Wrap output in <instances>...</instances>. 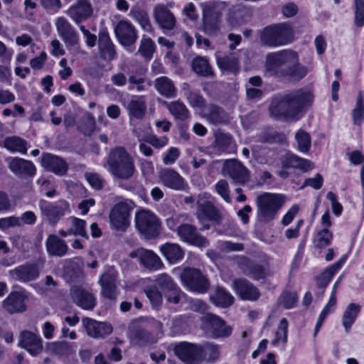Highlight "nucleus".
Segmentation results:
<instances>
[{
	"instance_id": "e433bc0d",
	"label": "nucleus",
	"mask_w": 364,
	"mask_h": 364,
	"mask_svg": "<svg viewBox=\"0 0 364 364\" xmlns=\"http://www.w3.org/2000/svg\"><path fill=\"white\" fill-rule=\"evenodd\" d=\"M210 299L215 306L226 308L233 303L234 297L225 289L217 287L210 294Z\"/></svg>"
},
{
	"instance_id": "e2e57ef3",
	"label": "nucleus",
	"mask_w": 364,
	"mask_h": 364,
	"mask_svg": "<svg viewBox=\"0 0 364 364\" xmlns=\"http://www.w3.org/2000/svg\"><path fill=\"white\" fill-rule=\"evenodd\" d=\"M50 350L60 355H67L73 351L71 346L66 341H58L52 343Z\"/></svg>"
},
{
	"instance_id": "680f3d73",
	"label": "nucleus",
	"mask_w": 364,
	"mask_h": 364,
	"mask_svg": "<svg viewBox=\"0 0 364 364\" xmlns=\"http://www.w3.org/2000/svg\"><path fill=\"white\" fill-rule=\"evenodd\" d=\"M185 294L176 284L171 289L164 293L166 301L171 304H177L180 302Z\"/></svg>"
},
{
	"instance_id": "bb28decb",
	"label": "nucleus",
	"mask_w": 364,
	"mask_h": 364,
	"mask_svg": "<svg viewBox=\"0 0 364 364\" xmlns=\"http://www.w3.org/2000/svg\"><path fill=\"white\" fill-rule=\"evenodd\" d=\"M18 345L33 356L38 355L43 350L41 338L29 331H23L21 333Z\"/></svg>"
},
{
	"instance_id": "7c9ffc66",
	"label": "nucleus",
	"mask_w": 364,
	"mask_h": 364,
	"mask_svg": "<svg viewBox=\"0 0 364 364\" xmlns=\"http://www.w3.org/2000/svg\"><path fill=\"white\" fill-rule=\"evenodd\" d=\"M201 115L213 124H219L228 121L225 112L223 108L215 105H205L201 109Z\"/></svg>"
},
{
	"instance_id": "ea45409f",
	"label": "nucleus",
	"mask_w": 364,
	"mask_h": 364,
	"mask_svg": "<svg viewBox=\"0 0 364 364\" xmlns=\"http://www.w3.org/2000/svg\"><path fill=\"white\" fill-rule=\"evenodd\" d=\"M154 87L156 90L166 97L170 98L176 96V90L173 82L166 76L155 80Z\"/></svg>"
},
{
	"instance_id": "3c124183",
	"label": "nucleus",
	"mask_w": 364,
	"mask_h": 364,
	"mask_svg": "<svg viewBox=\"0 0 364 364\" xmlns=\"http://www.w3.org/2000/svg\"><path fill=\"white\" fill-rule=\"evenodd\" d=\"M155 51V44L150 38L143 36L140 41L138 53L147 59L150 60Z\"/></svg>"
},
{
	"instance_id": "72a5a7b5",
	"label": "nucleus",
	"mask_w": 364,
	"mask_h": 364,
	"mask_svg": "<svg viewBox=\"0 0 364 364\" xmlns=\"http://www.w3.org/2000/svg\"><path fill=\"white\" fill-rule=\"evenodd\" d=\"M134 255L146 268L156 270L163 265L160 258L151 250L139 248L135 251Z\"/></svg>"
},
{
	"instance_id": "69168bd1",
	"label": "nucleus",
	"mask_w": 364,
	"mask_h": 364,
	"mask_svg": "<svg viewBox=\"0 0 364 364\" xmlns=\"http://www.w3.org/2000/svg\"><path fill=\"white\" fill-rule=\"evenodd\" d=\"M354 23L358 27H362L364 25V1L363 0H355Z\"/></svg>"
},
{
	"instance_id": "de8ad7c7",
	"label": "nucleus",
	"mask_w": 364,
	"mask_h": 364,
	"mask_svg": "<svg viewBox=\"0 0 364 364\" xmlns=\"http://www.w3.org/2000/svg\"><path fill=\"white\" fill-rule=\"evenodd\" d=\"M167 108L170 113L177 119L184 121L189 117V111L185 104L179 100L169 102Z\"/></svg>"
},
{
	"instance_id": "a19ab883",
	"label": "nucleus",
	"mask_w": 364,
	"mask_h": 364,
	"mask_svg": "<svg viewBox=\"0 0 364 364\" xmlns=\"http://www.w3.org/2000/svg\"><path fill=\"white\" fill-rule=\"evenodd\" d=\"M4 147L11 152L26 154L28 150L27 141L17 136H7L4 141Z\"/></svg>"
},
{
	"instance_id": "f704fd0d",
	"label": "nucleus",
	"mask_w": 364,
	"mask_h": 364,
	"mask_svg": "<svg viewBox=\"0 0 364 364\" xmlns=\"http://www.w3.org/2000/svg\"><path fill=\"white\" fill-rule=\"evenodd\" d=\"M98 47L100 56L108 60L116 58L117 53L114 49V45L106 32L99 33Z\"/></svg>"
},
{
	"instance_id": "a18cd8bd",
	"label": "nucleus",
	"mask_w": 364,
	"mask_h": 364,
	"mask_svg": "<svg viewBox=\"0 0 364 364\" xmlns=\"http://www.w3.org/2000/svg\"><path fill=\"white\" fill-rule=\"evenodd\" d=\"M360 306L354 303L350 304L346 309L343 318L342 323L345 327L346 331H348L352 324L354 323L357 316L360 311Z\"/></svg>"
},
{
	"instance_id": "6e6552de",
	"label": "nucleus",
	"mask_w": 364,
	"mask_h": 364,
	"mask_svg": "<svg viewBox=\"0 0 364 364\" xmlns=\"http://www.w3.org/2000/svg\"><path fill=\"white\" fill-rule=\"evenodd\" d=\"M132 209L133 203L130 200H124L116 203L109 214L111 228L119 232H124L130 225Z\"/></svg>"
},
{
	"instance_id": "9b49d317",
	"label": "nucleus",
	"mask_w": 364,
	"mask_h": 364,
	"mask_svg": "<svg viewBox=\"0 0 364 364\" xmlns=\"http://www.w3.org/2000/svg\"><path fill=\"white\" fill-rule=\"evenodd\" d=\"M221 172L230 178L234 183L243 185L250 181L249 170L237 159L224 161Z\"/></svg>"
},
{
	"instance_id": "0e129e2a",
	"label": "nucleus",
	"mask_w": 364,
	"mask_h": 364,
	"mask_svg": "<svg viewBox=\"0 0 364 364\" xmlns=\"http://www.w3.org/2000/svg\"><path fill=\"white\" fill-rule=\"evenodd\" d=\"M298 301V296L294 292H284L279 299V304L285 309H291L295 306Z\"/></svg>"
},
{
	"instance_id": "dca6fc26",
	"label": "nucleus",
	"mask_w": 364,
	"mask_h": 364,
	"mask_svg": "<svg viewBox=\"0 0 364 364\" xmlns=\"http://www.w3.org/2000/svg\"><path fill=\"white\" fill-rule=\"evenodd\" d=\"M159 179L163 186L173 191H183L188 188L185 179L171 168H162L159 172Z\"/></svg>"
},
{
	"instance_id": "58836bf2",
	"label": "nucleus",
	"mask_w": 364,
	"mask_h": 364,
	"mask_svg": "<svg viewBox=\"0 0 364 364\" xmlns=\"http://www.w3.org/2000/svg\"><path fill=\"white\" fill-rule=\"evenodd\" d=\"M182 90L188 102L193 107L203 109L205 106V100L200 94L199 91L192 90L189 84L184 82L182 86Z\"/></svg>"
},
{
	"instance_id": "09e8293b",
	"label": "nucleus",
	"mask_w": 364,
	"mask_h": 364,
	"mask_svg": "<svg viewBox=\"0 0 364 364\" xmlns=\"http://www.w3.org/2000/svg\"><path fill=\"white\" fill-rule=\"evenodd\" d=\"M217 64L221 70L234 73L239 69V60L233 55L217 56Z\"/></svg>"
},
{
	"instance_id": "f03ea898",
	"label": "nucleus",
	"mask_w": 364,
	"mask_h": 364,
	"mask_svg": "<svg viewBox=\"0 0 364 364\" xmlns=\"http://www.w3.org/2000/svg\"><path fill=\"white\" fill-rule=\"evenodd\" d=\"M264 68L269 75L277 77L301 80L307 74L306 68L299 63L298 54L289 49L268 53Z\"/></svg>"
},
{
	"instance_id": "a878e982",
	"label": "nucleus",
	"mask_w": 364,
	"mask_h": 364,
	"mask_svg": "<svg viewBox=\"0 0 364 364\" xmlns=\"http://www.w3.org/2000/svg\"><path fill=\"white\" fill-rule=\"evenodd\" d=\"M232 287L243 300L256 301L260 296L259 289L246 279L239 278L235 279Z\"/></svg>"
},
{
	"instance_id": "2f4dec72",
	"label": "nucleus",
	"mask_w": 364,
	"mask_h": 364,
	"mask_svg": "<svg viewBox=\"0 0 364 364\" xmlns=\"http://www.w3.org/2000/svg\"><path fill=\"white\" fill-rule=\"evenodd\" d=\"M48 254L51 256L63 257L68 252V246L65 241L55 235H50L46 241Z\"/></svg>"
},
{
	"instance_id": "5701e85b",
	"label": "nucleus",
	"mask_w": 364,
	"mask_h": 364,
	"mask_svg": "<svg viewBox=\"0 0 364 364\" xmlns=\"http://www.w3.org/2000/svg\"><path fill=\"white\" fill-rule=\"evenodd\" d=\"M128 117L130 120L143 119L147 110V102L144 95H133L126 106Z\"/></svg>"
},
{
	"instance_id": "c85d7f7f",
	"label": "nucleus",
	"mask_w": 364,
	"mask_h": 364,
	"mask_svg": "<svg viewBox=\"0 0 364 364\" xmlns=\"http://www.w3.org/2000/svg\"><path fill=\"white\" fill-rule=\"evenodd\" d=\"M154 18L156 22L164 29L172 30L176 19L171 11L164 5H156L154 9Z\"/></svg>"
},
{
	"instance_id": "2eb2a0df",
	"label": "nucleus",
	"mask_w": 364,
	"mask_h": 364,
	"mask_svg": "<svg viewBox=\"0 0 364 364\" xmlns=\"http://www.w3.org/2000/svg\"><path fill=\"white\" fill-rule=\"evenodd\" d=\"M114 33L119 43L126 48L133 46L138 38L136 29L127 20H122L117 23Z\"/></svg>"
},
{
	"instance_id": "473e14b6",
	"label": "nucleus",
	"mask_w": 364,
	"mask_h": 364,
	"mask_svg": "<svg viewBox=\"0 0 364 364\" xmlns=\"http://www.w3.org/2000/svg\"><path fill=\"white\" fill-rule=\"evenodd\" d=\"M209 329L213 338L228 337L232 333V327L225 324V321L215 315H208Z\"/></svg>"
},
{
	"instance_id": "774afa93",
	"label": "nucleus",
	"mask_w": 364,
	"mask_h": 364,
	"mask_svg": "<svg viewBox=\"0 0 364 364\" xmlns=\"http://www.w3.org/2000/svg\"><path fill=\"white\" fill-rule=\"evenodd\" d=\"M85 178L93 188L96 190L102 188L103 180L99 174L95 173H85Z\"/></svg>"
},
{
	"instance_id": "ddd939ff",
	"label": "nucleus",
	"mask_w": 364,
	"mask_h": 364,
	"mask_svg": "<svg viewBox=\"0 0 364 364\" xmlns=\"http://www.w3.org/2000/svg\"><path fill=\"white\" fill-rule=\"evenodd\" d=\"M200 345L189 342H181L174 347V353L180 360L187 364L201 363Z\"/></svg>"
},
{
	"instance_id": "8fccbe9b",
	"label": "nucleus",
	"mask_w": 364,
	"mask_h": 364,
	"mask_svg": "<svg viewBox=\"0 0 364 364\" xmlns=\"http://www.w3.org/2000/svg\"><path fill=\"white\" fill-rule=\"evenodd\" d=\"M130 15L132 18L140 25L141 28L144 31L148 33L153 32V28L146 11L141 9L132 10Z\"/></svg>"
},
{
	"instance_id": "4c0bfd02",
	"label": "nucleus",
	"mask_w": 364,
	"mask_h": 364,
	"mask_svg": "<svg viewBox=\"0 0 364 364\" xmlns=\"http://www.w3.org/2000/svg\"><path fill=\"white\" fill-rule=\"evenodd\" d=\"M220 346L213 343H205L200 345V354H201V362L215 363L220 355Z\"/></svg>"
},
{
	"instance_id": "4468645a",
	"label": "nucleus",
	"mask_w": 364,
	"mask_h": 364,
	"mask_svg": "<svg viewBox=\"0 0 364 364\" xmlns=\"http://www.w3.org/2000/svg\"><path fill=\"white\" fill-rule=\"evenodd\" d=\"M70 295L73 303L84 310H92L96 305L94 293L82 286H73L70 289Z\"/></svg>"
},
{
	"instance_id": "052dcab7",
	"label": "nucleus",
	"mask_w": 364,
	"mask_h": 364,
	"mask_svg": "<svg viewBox=\"0 0 364 364\" xmlns=\"http://www.w3.org/2000/svg\"><path fill=\"white\" fill-rule=\"evenodd\" d=\"M333 233L328 228H323L317 232L316 245L323 248L331 243Z\"/></svg>"
},
{
	"instance_id": "f8f14e48",
	"label": "nucleus",
	"mask_w": 364,
	"mask_h": 364,
	"mask_svg": "<svg viewBox=\"0 0 364 364\" xmlns=\"http://www.w3.org/2000/svg\"><path fill=\"white\" fill-rule=\"evenodd\" d=\"M43 215L48 222L55 225L62 217L70 213V205L65 200H60L54 204L41 203L40 205Z\"/></svg>"
},
{
	"instance_id": "9d476101",
	"label": "nucleus",
	"mask_w": 364,
	"mask_h": 364,
	"mask_svg": "<svg viewBox=\"0 0 364 364\" xmlns=\"http://www.w3.org/2000/svg\"><path fill=\"white\" fill-rule=\"evenodd\" d=\"M135 226L146 238L156 237L161 232L159 219L148 210H141L136 213Z\"/></svg>"
},
{
	"instance_id": "20e7f679",
	"label": "nucleus",
	"mask_w": 364,
	"mask_h": 364,
	"mask_svg": "<svg viewBox=\"0 0 364 364\" xmlns=\"http://www.w3.org/2000/svg\"><path fill=\"white\" fill-rule=\"evenodd\" d=\"M109 171L116 178L127 180L134 173L133 158L122 147L112 150L107 159Z\"/></svg>"
},
{
	"instance_id": "0eeeda50",
	"label": "nucleus",
	"mask_w": 364,
	"mask_h": 364,
	"mask_svg": "<svg viewBox=\"0 0 364 364\" xmlns=\"http://www.w3.org/2000/svg\"><path fill=\"white\" fill-rule=\"evenodd\" d=\"M293 31L286 23L272 24L266 26L260 34L261 43L269 47H279L291 42Z\"/></svg>"
},
{
	"instance_id": "412c9836",
	"label": "nucleus",
	"mask_w": 364,
	"mask_h": 364,
	"mask_svg": "<svg viewBox=\"0 0 364 364\" xmlns=\"http://www.w3.org/2000/svg\"><path fill=\"white\" fill-rule=\"evenodd\" d=\"M196 217L200 221L208 219L219 224L223 219V213L211 201L199 200L197 202Z\"/></svg>"
},
{
	"instance_id": "393cba45",
	"label": "nucleus",
	"mask_w": 364,
	"mask_h": 364,
	"mask_svg": "<svg viewBox=\"0 0 364 364\" xmlns=\"http://www.w3.org/2000/svg\"><path fill=\"white\" fill-rule=\"evenodd\" d=\"M82 323L87 336L94 338H102L112 331V326L110 324L87 317L82 319Z\"/></svg>"
},
{
	"instance_id": "f257e3e1",
	"label": "nucleus",
	"mask_w": 364,
	"mask_h": 364,
	"mask_svg": "<svg viewBox=\"0 0 364 364\" xmlns=\"http://www.w3.org/2000/svg\"><path fill=\"white\" fill-rule=\"evenodd\" d=\"M312 101L313 95L310 92L296 90L274 96L269 111L271 117L275 119L297 121L302 117L304 109L311 105Z\"/></svg>"
},
{
	"instance_id": "c756f323",
	"label": "nucleus",
	"mask_w": 364,
	"mask_h": 364,
	"mask_svg": "<svg viewBox=\"0 0 364 364\" xmlns=\"http://www.w3.org/2000/svg\"><path fill=\"white\" fill-rule=\"evenodd\" d=\"M68 14L78 23L91 16L92 8L89 0H77V4L69 9Z\"/></svg>"
},
{
	"instance_id": "79ce46f5",
	"label": "nucleus",
	"mask_w": 364,
	"mask_h": 364,
	"mask_svg": "<svg viewBox=\"0 0 364 364\" xmlns=\"http://www.w3.org/2000/svg\"><path fill=\"white\" fill-rule=\"evenodd\" d=\"M192 70L200 76L212 77L214 75L213 68L205 58L198 56L191 62Z\"/></svg>"
},
{
	"instance_id": "39448f33",
	"label": "nucleus",
	"mask_w": 364,
	"mask_h": 364,
	"mask_svg": "<svg viewBox=\"0 0 364 364\" xmlns=\"http://www.w3.org/2000/svg\"><path fill=\"white\" fill-rule=\"evenodd\" d=\"M227 5L223 1H209L203 4L202 31L209 36H216L220 29L221 17Z\"/></svg>"
},
{
	"instance_id": "864d4df0",
	"label": "nucleus",
	"mask_w": 364,
	"mask_h": 364,
	"mask_svg": "<svg viewBox=\"0 0 364 364\" xmlns=\"http://www.w3.org/2000/svg\"><path fill=\"white\" fill-rule=\"evenodd\" d=\"M295 139L297 142L298 149L304 153L309 151L311 147V137L309 133L303 129L299 130L295 134Z\"/></svg>"
},
{
	"instance_id": "c9c22d12",
	"label": "nucleus",
	"mask_w": 364,
	"mask_h": 364,
	"mask_svg": "<svg viewBox=\"0 0 364 364\" xmlns=\"http://www.w3.org/2000/svg\"><path fill=\"white\" fill-rule=\"evenodd\" d=\"M163 256L171 264H175L181 260L184 256V251L179 245L167 242L161 248Z\"/></svg>"
},
{
	"instance_id": "6ab92c4d",
	"label": "nucleus",
	"mask_w": 364,
	"mask_h": 364,
	"mask_svg": "<svg viewBox=\"0 0 364 364\" xmlns=\"http://www.w3.org/2000/svg\"><path fill=\"white\" fill-rule=\"evenodd\" d=\"M177 235L179 239L185 242L198 247H206L208 245V240L198 233L197 228L191 224L183 223L178 228Z\"/></svg>"
},
{
	"instance_id": "a211bd4d",
	"label": "nucleus",
	"mask_w": 364,
	"mask_h": 364,
	"mask_svg": "<svg viewBox=\"0 0 364 364\" xmlns=\"http://www.w3.org/2000/svg\"><path fill=\"white\" fill-rule=\"evenodd\" d=\"M55 26L58 36L67 48L78 45L79 37L77 32L65 18L58 17L56 18Z\"/></svg>"
},
{
	"instance_id": "b1692460",
	"label": "nucleus",
	"mask_w": 364,
	"mask_h": 364,
	"mask_svg": "<svg viewBox=\"0 0 364 364\" xmlns=\"http://www.w3.org/2000/svg\"><path fill=\"white\" fill-rule=\"evenodd\" d=\"M41 166L47 171L60 176L65 175L68 170V164L63 159L49 153L43 154Z\"/></svg>"
},
{
	"instance_id": "603ef678",
	"label": "nucleus",
	"mask_w": 364,
	"mask_h": 364,
	"mask_svg": "<svg viewBox=\"0 0 364 364\" xmlns=\"http://www.w3.org/2000/svg\"><path fill=\"white\" fill-rule=\"evenodd\" d=\"M288 321L285 318L280 320L278 328L275 333V338L272 341L274 345H277L279 343H282V346L284 347L287 342V329H288Z\"/></svg>"
},
{
	"instance_id": "1a4fd4ad",
	"label": "nucleus",
	"mask_w": 364,
	"mask_h": 364,
	"mask_svg": "<svg viewBox=\"0 0 364 364\" xmlns=\"http://www.w3.org/2000/svg\"><path fill=\"white\" fill-rule=\"evenodd\" d=\"M180 278L182 285L191 291L204 294L209 289V280L196 268H184L180 274Z\"/></svg>"
},
{
	"instance_id": "c03bdc74",
	"label": "nucleus",
	"mask_w": 364,
	"mask_h": 364,
	"mask_svg": "<svg viewBox=\"0 0 364 364\" xmlns=\"http://www.w3.org/2000/svg\"><path fill=\"white\" fill-rule=\"evenodd\" d=\"M243 272L254 280H259L272 274L267 265L259 264H250L243 270Z\"/></svg>"
},
{
	"instance_id": "4be33fe9",
	"label": "nucleus",
	"mask_w": 364,
	"mask_h": 364,
	"mask_svg": "<svg viewBox=\"0 0 364 364\" xmlns=\"http://www.w3.org/2000/svg\"><path fill=\"white\" fill-rule=\"evenodd\" d=\"M26 299L24 292L12 291L2 301V307L10 314L23 313L26 310Z\"/></svg>"
},
{
	"instance_id": "4d7b16f0",
	"label": "nucleus",
	"mask_w": 364,
	"mask_h": 364,
	"mask_svg": "<svg viewBox=\"0 0 364 364\" xmlns=\"http://www.w3.org/2000/svg\"><path fill=\"white\" fill-rule=\"evenodd\" d=\"M233 142L230 134L225 133H218L215 136L214 144L219 150H226L229 149Z\"/></svg>"
},
{
	"instance_id": "49530a36",
	"label": "nucleus",
	"mask_w": 364,
	"mask_h": 364,
	"mask_svg": "<svg viewBox=\"0 0 364 364\" xmlns=\"http://www.w3.org/2000/svg\"><path fill=\"white\" fill-rule=\"evenodd\" d=\"M67 222L70 224V232L74 236H80L83 238L88 239V235L86 231V222L84 220L70 217L67 219Z\"/></svg>"
},
{
	"instance_id": "aec40b11",
	"label": "nucleus",
	"mask_w": 364,
	"mask_h": 364,
	"mask_svg": "<svg viewBox=\"0 0 364 364\" xmlns=\"http://www.w3.org/2000/svg\"><path fill=\"white\" fill-rule=\"evenodd\" d=\"M117 273L114 269H109L102 274L99 284L102 295L110 300H115L117 296Z\"/></svg>"
},
{
	"instance_id": "7ed1b4c3",
	"label": "nucleus",
	"mask_w": 364,
	"mask_h": 364,
	"mask_svg": "<svg viewBox=\"0 0 364 364\" xmlns=\"http://www.w3.org/2000/svg\"><path fill=\"white\" fill-rule=\"evenodd\" d=\"M162 327L161 322L152 318H140L132 328V338L141 346L154 344L162 336Z\"/></svg>"
},
{
	"instance_id": "5fc2aeb1",
	"label": "nucleus",
	"mask_w": 364,
	"mask_h": 364,
	"mask_svg": "<svg viewBox=\"0 0 364 364\" xmlns=\"http://www.w3.org/2000/svg\"><path fill=\"white\" fill-rule=\"evenodd\" d=\"M154 282L156 287L161 289L164 294L176 285L171 277L165 273L158 274Z\"/></svg>"
},
{
	"instance_id": "338daca9",
	"label": "nucleus",
	"mask_w": 364,
	"mask_h": 364,
	"mask_svg": "<svg viewBox=\"0 0 364 364\" xmlns=\"http://www.w3.org/2000/svg\"><path fill=\"white\" fill-rule=\"evenodd\" d=\"M215 191L225 202L230 203L231 199L229 195V185L225 180L221 179L218 181L215 184Z\"/></svg>"
},
{
	"instance_id": "423d86ee",
	"label": "nucleus",
	"mask_w": 364,
	"mask_h": 364,
	"mask_svg": "<svg viewBox=\"0 0 364 364\" xmlns=\"http://www.w3.org/2000/svg\"><path fill=\"white\" fill-rule=\"evenodd\" d=\"M255 203L258 220L267 223L276 218L284 203V197L281 194L264 193L256 198Z\"/></svg>"
},
{
	"instance_id": "f3484780",
	"label": "nucleus",
	"mask_w": 364,
	"mask_h": 364,
	"mask_svg": "<svg viewBox=\"0 0 364 364\" xmlns=\"http://www.w3.org/2000/svg\"><path fill=\"white\" fill-rule=\"evenodd\" d=\"M9 274L14 280L23 283L33 282L39 277V265L35 262H26L9 270Z\"/></svg>"
},
{
	"instance_id": "37998d69",
	"label": "nucleus",
	"mask_w": 364,
	"mask_h": 364,
	"mask_svg": "<svg viewBox=\"0 0 364 364\" xmlns=\"http://www.w3.org/2000/svg\"><path fill=\"white\" fill-rule=\"evenodd\" d=\"M282 168H296L306 171L313 168V164L307 159L291 154L282 162Z\"/></svg>"
},
{
	"instance_id": "6e6d98bb",
	"label": "nucleus",
	"mask_w": 364,
	"mask_h": 364,
	"mask_svg": "<svg viewBox=\"0 0 364 364\" xmlns=\"http://www.w3.org/2000/svg\"><path fill=\"white\" fill-rule=\"evenodd\" d=\"M353 120L356 125H361L364 119V103L362 92H359L355 107L353 110Z\"/></svg>"
},
{
	"instance_id": "13d9d810",
	"label": "nucleus",
	"mask_w": 364,
	"mask_h": 364,
	"mask_svg": "<svg viewBox=\"0 0 364 364\" xmlns=\"http://www.w3.org/2000/svg\"><path fill=\"white\" fill-rule=\"evenodd\" d=\"M187 220L186 214H174L166 220V224L170 230L177 232L181 225H183Z\"/></svg>"
},
{
	"instance_id": "bf43d9fd",
	"label": "nucleus",
	"mask_w": 364,
	"mask_h": 364,
	"mask_svg": "<svg viewBox=\"0 0 364 364\" xmlns=\"http://www.w3.org/2000/svg\"><path fill=\"white\" fill-rule=\"evenodd\" d=\"M146 294L153 306H158L161 304L163 297L157 287L151 286L145 290Z\"/></svg>"
},
{
	"instance_id": "cd10ccee",
	"label": "nucleus",
	"mask_w": 364,
	"mask_h": 364,
	"mask_svg": "<svg viewBox=\"0 0 364 364\" xmlns=\"http://www.w3.org/2000/svg\"><path fill=\"white\" fill-rule=\"evenodd\" d=\"M8 166L12 173L21 176H33L36 171L31 161L18 157L11 159Z\"/></svg>"
}]
</instances>
